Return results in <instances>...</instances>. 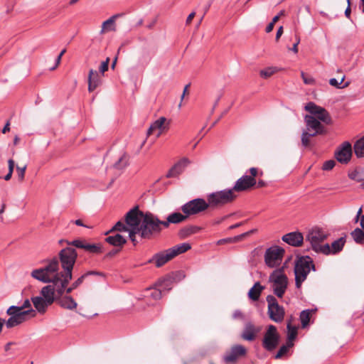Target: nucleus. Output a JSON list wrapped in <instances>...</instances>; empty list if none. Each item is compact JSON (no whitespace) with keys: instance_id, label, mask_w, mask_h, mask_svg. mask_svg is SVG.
<instances>
[{"instance_id":"4468645a","label":"nucleus","mask_w":364,"mask_h":364,"mask_svg":"<svg viewBox=\"0 0 364 364\" xmlns=\"http://www.w3.org/2000/svg\"><path fill=\"white\" fill-rule=\"evenodd\" d=\"M55 278V282L57 285V294L58 296H62L65 293L66 294H70L74 289H77L80 285H81L85 279V276L81 275L79 278H77L75 282L72 283L70 287H67L68 284L70 282L71 279H69L66 284L63 283V277L59 274H57Z\"/></svg>"},{"instance_id":"49530a36","label":"nucleus","mask_w":364,"mask_h":364,"mask_svg":"<svg viewBox=\"0 0 364 364\" xmlns=\"http://www.w3.org/2000/svg\"><path fill=\"white\" fill-rule=\"evenodd\" d=\"M294 346V343H286V344L282 346L279 349L277 354L274 355L275 359H280L283 355L287 353L289 349Z\"/></svg>"},{"instance_id":"c85d7f7f","label":"nucleus","mask_w":364,"mask_h":364,"mask_svg":"<svg viewBox=\"0 0 364 364\" xmlns=\"http://www.w3.org/2000/svg\"><path fill=\"white\" fill-rule=\"evenodd\" d=\"M175 277H170L168 275L165 277L160 279L156 283V286L160 289H162V293L164 291H168L172 289L173 282H176Z\"/></svg>"},{"instance_id":"5fc2aeb1","label":"nucleus","mask_w":364,"mask_h":364,"mask_svg":"<svg viewBox=\"0 0 364 364\" xmlns=\"http://www.w3.org/2000/svg\"><path fill=\"white\" fill-rule=\"evenodd\" d=\"M127 232H129V239L132 240V242L135 245L137 242L136 240V234L139 235V231H136V230H135V228H129V230Z\"/></svg>"},{"instance_id":"3c124183","label":"nucleus","mask_w":364,"mask_h":364,"mask_svg":"<svg viewBox=\"0 0 364 364\" xmlns=\"http://www.w3.org/2000/svg\"><path fill=\"white\" fill-rule=\"evenodd\" d=\"M345 79V76H343L341 79V81L338 82L336 78H331L329 80V84L331 85V86H333L336 88H341V87H346L347 86H348L349 85V82H347L344 84V85L343 86H341V83L343 82Z\"/></svg>"},{"instance_id":"680f3d73","label":"nucleus","mask_w":364,"mask_h":364,"mask_svg":"<svg viewBox=\"0 0 364 364\" xmlns=\"http://www.w3.org/2000/svg\"><path fill=\"white\" fill-rule=\"evenodd\" d=\"M170 277H175L176 280V282H179L182 278H183L185 276L183 274L182 272H176L175 273H173L171 275H169Z\"/></svg>"},{"instance_id":"0eeeda50","label":"nucleus","mask_w":364,"mask_h":364,"mask_svg":"<svg viewBox=\"0 0 364 364\" xmlns=\"http://www.w3.org/2000/svg\"><path fill=\"white\" fill-rule=\"evenodd\" d=\"M269 282L272 283V290L274 294L279 298H282L287 288L288 279L284 273V268L275 269L269 275Z\"/></svg>"},{"instance_id":"0e129e2a","label":"nucleus","mask_w":364,"mask_h":364,"mask_svg":"<svg viewBox=\"0 0 364 364\" xmlns=\"http://www.w3.org/2000/svg\"><path fill=\"white\" fill-rule=\"evenodd\" d=\"M89 275H98V276H103L104 274L102 272H97V271H89L87 272H86L85 274H82V276H85V279L89 276Z\"/></svg>"},{"instance_id":"37998d69","label":"nucleus","mask_w":364,"mask_h":364,"mask_svg":"<svg viewBox=\"0 0 364 364\" xmlns=\"http://www.w3.org/2000/svg\"><path fill=\"white\" fill-rule=\"evenodd\" d=\"M287 343H293V341L295 340L297 336V328L295 326H292L291 322L289 321L287 323Z\"/></svg>"},{"instance_id":"603ef678","label":"nucleus","mask_w":364,"mask_h":364,"mask_svg":"<svg viewBox=\"0 0 364 364\" xmlns=\"http://www.w3.org/2000/svg\"><path fill=\"white\" fill-rule=\"evenodd\" d=\"M68 245H73L77 248L84 249V247L85 246V241L82 240H74L71 242H69L68 240L65 241Z\"/></svg>"},{"instance_id":"2eb2a0df","label":"nucleus","mask_w":364,"mask_h":364,"mask_svg":"<svg viewBox=\"0 0 364 364\" xmlns=\"http://www.w3.org/2000/svg\"><path fill=\"white\" fill-rule=\"evenodd\" d=\"M352 154V145L349 141L342 143L334 153L336 160L343 164H347L350 161Z\"/></svg>"},{"instance_id":"864d4df0","label":"nucleus","mask_w":364,"mask_h":364,"mask_svg":"<svg viewBox=\"0 0 364 364\" xmlns=\"http://www.w3.org/2000/svg\"><path fill=\"white\" fill-rule=\"evenodd\" d=\"M166 121V118L164 117H160L159 119L156 120L152 124V128L156 129H161L163 127L164 122Z\"/></svg>"},{"instance_id":"412c9836","label":"nucleus","mask_w":364,"mask_h":364,"mask_svg":"<svg viewBox=\"0 0 364 364\" xmlns=\"http://www.w3.org/2000/svg\"><path fill=\"white\" fill-rule=\"evenodd\" d=\"M102 76L100 73L90 69L88 74V90L94 91L102 83Z\"/></svg>"},{"instance_id":"ea45409f","label":"nucleus","mask_w":364,"mask_h":364,"mask_svg":"<svg viewBox=\"0 0 364 364\" xmlns=\"http://www.w3.org/2000/svg\"><path fill=\"white\" fill-rule=\"evenodd\" d=\"M305 109L309 112L312 116L316 115L317 114H320V111H324V108L316 105L313 102H309L305 105Z\"/></svg>"},{"instance_id":"e2e57ef3","label":"nucleus","mask_w":364,"mask_h":364,"mask_svg":"<svg viewBox=\"0 0 364 364\" xmlns=\"http://www.w3.org/2000/svg\"><path fill=\"white\" fill-rule=\"evenodd\" d=\"M301 77L303 78L304 82L306 85H311L314 82V79L312 77H305V74L303 72H301Z\"/></svg>"},{"instance_id":"e433bc0d","label":"nucleus","mask_w":364,"mask_h":364,"mask_svg":"<svg viewBox=\"0 0 364 364\" xmlns=\"http://www.w3.org/2000/svg\"><path fill=\"white\" fill-rule=\"evenodd\" d=\"M26 320V316H10L7 321H5V325L7 328H11L17 326Z\"/></svg>"},{"instance_id":"aec40b11","label":"nucleus","mask_w":364,"mask_h":364,"mask_svg":"<svg viewBox=\"0 0 364 364\" xmlns=\"http://www.w3.org/2000/svg\"><path fill=\"white\" fill-rule=\"evenodd\" d=\"M282 240L291 246L299 247L302 245L304 237L299 232H291L283 235Z\"/></svg>"},{"instance_id":"a18cd8bd","label":"nucleus","mask_w":364,"mask_h":364,"mask_svg":"<svg viewBox=\"0 0 364 364\" xmlns=\"http://www.w3.org/2000/svg\"><path fill=\"white\" fill-rule=\"evenodd\" d=\"M319 113L315 115V117L320 120L321 122H324L326 124H329L331 123V118L328 114V112L324 109V111H320Z\"/></svg>"},{"instance_id":"8fccbe9b","label":"nucleus","mask_w":364,"mask_h":364,"mask_svg":"<svg viewBox=\"0 0 364 364\" xmlns=\"http://www.w3.org/2000/svg\"><path fill=\"white\" fill-rule=\"evenodd\" d=\"M129 227L124 222L119 220L118 221L114 226L108 232H111L113 231H119V232H127L129 230Z\"/></svg>"},{"instance_id":"2f4dec72","label":"nucleus","mask_w":364,"mask_h":364,"mask_svg":"<svg viewBox=\"0 0 364 364\" xmlns=\"http://www.w3.org/2000/svg\"><path fill=\"white\" fill-rule=\"evenodd\" d=\"M264 287L262 286L259 282H257L249 290L248 297L252 301H257Z\"/></svg>"},{"instance_id":"dca6fc26","label":"nucleus","mask_w":364,"mask_h":364,"mask_svg":"<svg viewBox=\"0 0 364 364\" xmlns=\"http://www.w3.org/2000/svg\"><path fill=\"white\" fill-rule=\"evenodd\" d=\"M256 183L255 178L249 176L248 175H244L236 181L231 189L235 193V192H243L250 190L255 186Z\"/></svg>"},{"instance_id":"f257e3e1","label":"nucleus","mask_w":364,"mask_h":364,"mask_svg":"<svg viewBox=\"0 0 364 364\" xmlns=\"http://www.w3.org/2000/svg\"><path fill=\"white\" fill-rule=\"evenodd\" d=\"M77 257L75 249L67 247L62 249L58 253V271L57 274L63 277L64 284L73 279V269Z\"/></svg>"},{"instance_id":"f8f14e48","label":"nucleus","mask_w":364,"mask_h":364,"mask_svg":"<svg viewBox=\"0 0 364 364\" xmlns=\"http://www.w3.org/2000/svg\"><path fill=\"white\" fill-rule=\"evenodd\" d=\"M247 348L240 344L233 345L223 356V360L227 364H235L247 355Z\"/></svg>"},{"instance_id":"1a4fd4ad","label":"nucleus","mask_w":364,"mask_h":364,"mask_svg":"<svg viewBox=\"0 0 364 364\" xmlns=\"http://www.w3.org/2000/svg\"><path fill=\"white\" fill-rule=\"evenodd\" d=\"M208 201L203 198L193 199L181 206L182 212L188 216L198 214L209 208Z\"/></svg>"},{"instance_id":"6ab92c4d","label":"nucleus","mask_w":364,"mask_h":364,"mask_svg":"<svg viewBox=\"0 0 364 364\" xmlns=\"http://www.w3.org/2000/svg\"><path fill=\"white\" fill-rule=\"evenodd\" d=\"M57 285L52 284L43 287L41 290V296L46 300L47 303L53 304L56 301L57 298Z\"/></svg>"},{"instance_id":"13d9d810","label":"nucleus","mask_w":364,"mask_h":364,"mask_svg":"<svg viewBox=\"0 0 364 364\" xmlns=\"http://www.w3.org/2000/svg\"><path fill=\"white\" fill-rule=\"evenodd\" d=\"M109 63V58H107V59L103 61L100 67V73L101 75H104V73L108 70Z\"/></svg>"},{"instance_id":"bb28decb","label":"nucleus","mask_w":364,"mask_h":364,"mask_svg":"<svg viewBox=\"0 0 364 364\" xmlns=\"http://www.w3.org/2000/svg\"><path fill=\"white\" fill-rule=\"evenodd\" d=\"M31 300L36 311L41 314H43L46 311L48 306L52 304L47 303V300L40 296H33Z\"/></svg>"},{"instance_id":"9d476101","label":"nucleus","mask_w":364,"mask_h":364,"mask_svg":"<svg viewBox=\"0 0 364 364\" xmlns=\"http://www.w3.org/2000/svg\"><path fill=\"white\" fill-rule=\"evenodd\" d=\"M284 250L277 245L267 249L264 254V262L269 267H275L280 264L284 254Z\"/></svg>"},{"instance_id":"338daca9","label":"nucleus","mask_w":364,"mask_h":364,"mask_svg":"<svg viewBox=\"0 0 364 364\" xmlns=\"http://www.w3.org/2000/svg\"><path fill=\"white\" fill-rule=\"evenodd\" d=\"M249 172L250 173V176L255 178L257 174L258 170L257 168L252 167L249 169Z\"/></svg>"},{"instance_id":"6e6552de","label":"nucleus","mask_w":364,"mask_h":364,"mask_svg":"<svg viewBox=\"0 0 364 364\" xmlns=\"http://www.w3.org/2000/svg\"><path fill=\"white\" fill-rule=\"evenodd\" d=\"M266 300L268 304L267 314L269 318L276 323H281L285 316L284 307L279 304L277 299L272 295H268Z\"/></svg>"},{"instance_id":"bf43d9fd","label":"nucleus","mask_w":364,"mask_h":364,"mask_svg":"<svg viewBox=\"0 0 364 364\" xmlns=\"http://www.w3.org/2000/svg\"><path fill=\"white\" fill-rule=\"evenodd\" d=\"M31 301L30 299H26L22 304V305L21 306H18L19 309H21V310L22 311H26L27 309H32L31 308Z\"/></svg>"},{"instance_id":"20e7f679","label":"nucleus","mask_w":364,"mask_h":364,"mask_svg":"<svg viewBox=\"0 0 364 364\" xmlns=\"http://www.w3.org/2000/svg\"><path fill=\"white\" fill-rule=\"evenodd\" d=\"M328 234L321 228L315 227L310 230L306 235V241L309 242L311 249L316 253L329 255L330 245L321 243L327 238Z\"/></svg>"},{"instance_id":"423d86ee","label":"nucleus","mask_w":364,"mask_h":364,"mask_svg":"<svg viewBox=\"0 0 364 364\" xmlns=\"http://www.w3.org/2000/svg\"><path fill=\"white\" fill-rule=\"evenodd\" d=\"M237 197L231 188H225L208 194L207 200L210 208H218L232 203Z\"/></svg>"},{"instance_id":"6e6d98bb","label":"nucleus","mask_w":364,"mask_h":364,"mask_svg":"<svg viewBox=\"0 0 364 364\" xmlns=\"http://www.w3.org/2000/svg\"><path fill=\"white\" fill-rule=\"evenodd\" d=\"M336 165V161L334 160H328L323 163L322 168L324 171H330Z\"/></svg>"},{"instance_id":"c03bdc74","label":"nucleus","mask_w":364,"mask_h":364,"mask_svg":"<svg viewBox=\"0 0 364 364\" xmlns=\"http://www.w3.org/2000/svg\"><path fill=\"white\" fill-rule=\"evenodd\" d=\"M311 312V310L306 309L300 313V320L302 328H306L309 325Z\"/></svg>"},{"instance_id":"473e14b6","label":"nucleus","mask_w":364,"mask_h":364,"mask_svg":"<svg viewBox=\"0 0 364 364\" xmlns=\"http://www.w3.org/2000/svg\"><path fill=\"white\" fill-rule=\"evenodd\" d=\"M200 230V228L196 225H188L181 228L178 232V236L181 239H185L190 235L197 233Z\"/></svg>"},{"instance_id":"c9c22d12","label":"nucleus","mask_w":364,"mask_h":364,"mask_svg":"<svg viewBox=\"0 0 364 364\" xmlns=\"http://www.w3.org/2000/svg\"><path fill=\"white\" fill-rule=\"evenodd\" d=\"M345 242H346V239H345V237H343L338 238V240H336L333 242H332L331 247H330L329 255L330 254L334 255V254L340 252L343 250Z\"/></svg>"},{"instance_id":"f704fd0d","label":"nucleus","mask_w":364,"mask_h":364,"mask_svg":"<svg viewBox=\"0 0 364 364\" xmlns=\"http://www.w3.org/2000/svg\"><path fill=\"white\" fill-rule=\"evenodd\" d=\"M353 151L357 158L360 159L364 157V136L355 142Z\"/></svg>"},{"instance_id":"72a5a7b5","label":"nucleus","mask_w":364,"mask_h":364,"mask_svg":"<svg viewBox=\"0 0 364 364\" xmlns=\"http://www.w3.org/2000/svg\"><path fill=\"white\" fill-rule=\"evenodd\" d=\"M191 248V246L188 242L181 243L180 245H177L173 246L171 248L168 249L173 257L174 258L177 255L184 253L186 251L189 250Z\"/></svg>"},{"instance_id":"a878e982","label":"nucleus","mask_w":364,"mask_h":364,"mask_svg":"<svg viewBox=\"0 0 364 364\" xmlns=\"http://www.w3.org/2000/svg\"><path fill=\"white\" fill-rule=\"evenodd\" d=\"M187 215H183L181 213L176 212L168 215L166 220H162L164 228H168L170 224H178L184 221L187 218Z\"/></svg>"},{"instance_id":"f3484780","label":"nucleus","mask_w":364,"mask_h":364,"mask_svg":"<svg viewBox=\"0 0 364 364\" xmlns=\"http://www.w3.org/2000/svg\"><path fill=\"white\" fill-rule=\"evenodd\" d=\"M190 164L191 161L188 158H182L169 169L166 177L168 178L177 177L184 171L185 168Z\"/></svg>"},{"instance_id":"052dcab7","label":"nucleus","mask_w":364,"mask_h":364,"mask_svg":"<svg viewBox=\"0 0 364 364\" xmlns=\"http://www.w3.org/2000/svg\"><path fill=\"white\" fill-rule=\"evenodd\" d=\"M66 52V50L65 49H63V50H61V52L60 53V54L58 55V56L57 57L56 60H55V64L53 67L50 68V70H54L58 66V65L60 64V60H61V58H62V56L64 55V53Z\"/></svg>"},{"instance_id":"09e8293b","label":"nucleus","mask_w":364,"mask_h":364,"mask_svg":"<svg viewBox=\"0 0 364 364\" xmlns=\"http://www.w3.org/2000/svg\"><path fill=\"white\" fill-rule=\"evenodd\" d=\"M84 250L90 253H100L102 252V247L100 245L96 244H85Z\"/></svg>"},{"instance_id":"ddd939ff","label":"nucleus","mask_w":364,"mask_h":364,"mask_svg":"<svg viewBox=\"0 0 364 364\" xmlns=\"http://www.w3.org/2000/svg\"><path fill=\"white\" fill-rule=\"evenodd\" d=\"M144 215L145 212L140 210L136 205L126 213L124 216L125 223L129 228H135L138 231Z\"/></svg>"},{"instance_id":"b1692460","label":"nucleus","mask_w":364,"mask_h":364,"mask_svg":"<svg viewBox=\"0 0 364 364\" xmlns=\"http://www.w3.org/2000/svg\"><path fill=\"white\" fill-rule=\"evenodd\" d=\"M6 314L9 316H27L35 317L36 312L34 309H30L26 311H22L19 309L18 306H11L7 310Z\"/></svg>"},{"instance_id":"774afa93","label":"nucleus","mask_w":364,"mask_h":364,"mask_svg":"<svg viewBox=\"0 0 364 364\" xmlns=\"http://www.w3.org/2000/svg\"><path fill=\"white\" fill-rule=\"evenodd\" d=\"M195 15H196V13H195V12H192V13H191V14L188 16V17H187V18H186V23L187 25H188V24H189V23H191V21L193 20V18H194Z\"/></svg>"},{"instance_id":"c756f323","label":"nucleus","mask_w":364,"mask_h":364,"mask_svg":"<svg viewBox=\"0 0 364 364\" xmlns=\"http://www.w3.org/2000/svg\"><path fill=\"white\" fill-rule=\"evenodd\" d=\"M123 14H117L113 16H112L109 18H108L107 21H104L102 25V29L100 31V33H103L108 31H115V20L119 18V16H122Z\"/></svg>"},{"instance_id":"9b49d317","label":"nucleus","mask_w":364,"mask_h":364,"mask_svg":"<svg viewBox=\"0 0 364 364\" xmlns=\"http://www.w3.org/2000/svg\"><path fill=\"white\" fill-rule=\"evenodd\" d=\"M279 334L277 332L276 326L269 325L264 335L262 340V346L267 351L274 350L279 342Z\"/></svg>"},{"instance_id":"a19ab883","label":"nucleus","mask_w":364,"mask_h":364,"mask_svg":"<svg viewBox=\"0 0 364 364\" xmlns=\"http://www.w3.org/2000/svg\"><path fill=\"white\" fill-rule=\"evenodd\" d=\"M350 235L353 238L354 241L357 244H364V231L360 228H355L351 233Z\"/></svg>"},{"instance_id":"5701e85b","label":"nucleus","mask_w":364,"mask_h":364,"mask_svg":"<svg viewBox=\"0 0 364 364\" xmlns=\"http://www.w3.org/2000/svg\"><path fill=\"white\" fill-rule=\"evenodd\" d=\"M56 301L60 305V306L68 310H73L76 309L77 306V302L73 299L72 296H68V294H63L62 296H58L57 294Z\"/></svg>"},{"instance_id":"4c0bfd02","label":"nucleus","mask_w":364,"mask_h":364,"mask_svg":"<svg viewBox=\"0 0 364 364\" xmlns=\"http://www.w3.org/2000/svg\"><path fill=\"white\" fill-rule=\"evenodd\" d=\"M146 296H149L154 300H159L162 297V289L156 285L154 287L147 288L145 290Z\"/></svg>"},{"instance_id":"a211bd4d","label":"nucleus","mask_w":364,"mask_h":364,"mask_svg":"<svg viewBox=\"0 0 364 364\" xmlns=\"http://www.w3.org/2000/svg\"><path fill=\"white\" fill-rule=\"evenodd\" d=\"M173 258L172 255L168 249L165 251L156 253L150 259L148 260V263L155 262L156 267H161Z\"/></svg>"},{"instance_id":"4d7b16f0","label":"nucleus","mask_w":364,"mask_h":364,"mask_svg":"<svg viewBox=\"0 0 364 364\" xmlns=\"http://www.w3.org/2000/svg\"><path fill=\"white\" fill-rule=\"evenodd\" d=\"M26 170V166L23 167L16 166V171L19 181H22L24 179L25 172Z\"/></svg>"},{"instance_id":"58836bf2","label":"nucleus","mask_w":364,"mask_h":364,"mask_svg":"<svg viewBox=\"0 0 364 364\" xmlns=\"http://www.w3.org/2000/svg\"><path fill=\"white\" fill-rule=\"evenodd\" d=\"M129 156L124 153L117 161L114 164L113 168L119 171L123 170L129 165Z\"/></svg>"},{"instance_id":"cd10ccee","label":"nucleus","mask_w":364,"mask_h":364,"mask_svg":"<svg viewBox=\"0 0 364 364\" xmlns=\"http://www.w3.org/2000/svg\"><path fill=\"white\" fill-rule=\"evenodd\" d=\"M259 332L253 323L248 322L245 324L244 331L241 335L244 340L252 341L255 340V335Z\"/></svg>"},{"instance_id":"4be33fe9","label":"nucleus","mask_w":364,"mask_h":364,"mask_svg":"<svg viewBox=\"0 0 364 364\" xmlns=\"http://www.w3.org/2000/svg\"><path fill=\"white\" fill-rule=\"evenodd\" d=\"M304 121L308 130H317L326 132V128L314 116L306 114Z\"/></svg>"},{"instance_id":"f03ea898","label":"nucleus","mask_w":364,"mask_h":364,"mask_svg":"<svg viewBox=\"0 0 364 364\" xmlns=\"http://www.w3.org/2000/svg\"><path fill=\"white\" fill-rule=\"evenodd\" d=\"M164 228L163 222L157 215L151 212H145L140 224L139 235L142 239L151 240L160 235Z\"/></svg>"},{"instance_id":"393cba45","label":"nucleus","mask_w":364,"mask_h":364,"mask_svg":"<svg viewBox=\"0 0 364 364\" xmlns=\"http://www.w3.org/2000/svg\"><path fill=\"white\" fill-rule=\"evenodd\" d=\"M326 132H323L317 130H308L307 128L303 131L301 136V145L304 148H309L311 146L310 138L314 137L316 135L324 134Z\"/></svg>"},{"instance_id":"de8ad7c7","label":"nucleus","mask_w":364,"mask_h":364,"mask_svg":"<svg viewBox=\"0 0 364 364\" xmlns=\"http://www.w3.org/2000/svg\"><path fill=\"white\" fill-rule=\"evenodd\" d=\"M278 71V68L276 67H269L264 70H260L259 75L263 78H268L273 74Z\"/></svg>"},{"instance_id":"7c9ffc66","label":"nucleus","mask_w":364,"mask_h":364,"mask_svg":"<svg viewBox=\"0 0 364 364\" xmlns=\"http://www.w3.org/2000/svg\"><path fill=\"white\" fill-rule=\"evenodd\" d=\"M105 241L117 247H122L127 242V240L119 233L107 237Z\"/></svg>"},{"instance_id":"7ed1b4c3","label":"nucleus","mask_w":364,"mask_h":364,"mask_svg":"<svg viewBox=\"0 0 364 364\" xmlns=\"http://www.w3.org/2000/svg\"><path fill=\"white\" fill-rule=\"evenodd\" d=\"M47 264L38 269H33L31 275L33 278L45 284L56 285L55 278L58 271V259L57 257L46 260Z\"/></svg>"},{"instance_id":"39448f33","label":"nucleus","mask_w":364,"mask_h":364,"mask_svg":"<svg viewBox=\"0 0 364 364\" xmlns=\"http://www.w3.org/2000/svg\"><path fill=\"white\" fill-rule=\"evenodd\" d=\"M316 271L312 258L309 256H302L296 261L294 267L295 284L299 289L306 279L310 271Z\"/></svg>"},{"instance_id":"79ce46f5","label":"nucleus","mask_w":364,"mask_h":364,"mask_svg":"<svg viewBox=\"0 0 364 364\" xmlns=\"http://www.w3.org/2000/svg\"><path fill=\"white\" fill-rule=\"evenodd\" d=\"M348 177L351 180L363 183L364 181V169H355L348 173Z\"/></svg>"},{"instance_id":"69168bd1","label":"nucleus","mask_w":364,"mask_h":364,"mask_svg":"<svg viewBox=\"0 0 364 364\" xmlns=\"http://www.w3.org/2000/svg\"><path fill=\"white\" fill-rule=\"evenodd\" d=\"M8 165H9V172L13 173L14 168V165H15L14 161L11 159H9L8 161Z\"/></svg>"}]
</instances>
